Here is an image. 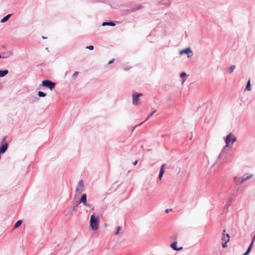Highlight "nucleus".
Listing matches in <instances>:
<instances>
[{
  "label": "nucleus",
  "instance_id": "obj_1",
  "mask_svg": "<svg viewBox=\"0 0 255 255\" xmlns=\"http://www.w3.org/2000/svg\"><path fill=\"white\" fill-rule=\"evenodd\" d=\"M237 140V138L236 136L233 133L230 132L224 137L226 147H232L234 143Z\"/></svg>",
  "mask_w": 255,
  "mask_h": 255
},
{
  "label": "nucleus",
  "instance_id": "obj_2",
  "mask_svg": "<svg viewBox=\"0 0 255 255\" xmlns=\"http://www.w3.org/2000/svg\"><path fill=\"white\" fill-rule=\"evenodd\" d=\"M100 219L98 215L95 214L91 216L90 223V226L93 230H97L99 228Z\"/></svg>",
  "mask_w": 255,
  "mask_h": 255
},
{
  "label": "nucleus",
  "instance_id": "obj_3",
  "mask_svg": "<svg viewBox=\"0 0 255 255\" xmlns=\"http://www.w3.org/2000/svg\"><path fill=\"white\" fill-rule=\"evenodd\" d=\"M42 86L49 88L50 90H52L55 86V84L49 80H44L42 82Z\"/></svg>",
  "mask_w": 255,
  "mask_h": 255
},
{
  "label": "nucleus",
  "instance_id": "obj_4",
  "mask_svg": "<svg viewBox=\"0 0 255 255\" xmlns=\"http://www.w3.org/2000/svg\"><path fill=\"white\" fill-rule=\"evenodd\" d=\"M179 54L180 55L183 54H186L188 58L192 57L193 55V51L189 47H186L179 51Z\"/></svg>",
  "mask_w": 255,
  "mask_h": 255
},
{
  "label": "nucleus",
  "instance_id": "obj_5",
  "mask_svg": "<svg viewBox=\"0 0 255 255\" xmlns=\"http://www.w3.org/2000/svg\"><path fill=\"white\" fill-rule=\"evenodd\" d=\"M142 96V94L134 93L132 94V103L134 105H137L140 103L139 102V97Z\"/></svg>",
  "mask_w": 255,
  "mask_h": 255
},
{
  "label": "nucleus",
  "instance_id": "obj_6",
  "mask_svg": "<svg viewBox=\"0 0 255 255\" xmlns=\"http://www.w3.org/2000/svg\"><path fill=\"white\" fill-rule=\"evenodd\" d=\"M6 137H3L1 140L2 145L0 147V153H3L7 148L8 143L6 141Z\"/></svg>",
  "mask_w": 255,
  "mask_h": 255
},
{
  "label": "nucleus",
  "instance_id": "obj_7",
  "mask_svg": "<svg viewBox=\"0 0 255 255\" xmlns=\"http://www.w3.org/2000/svg\"><path fill=\"white\" fill-rule=\"evenodd\" d=\"M177 242L176 241L173 242L170 245L171 248L175 251H179L182 250L183 248V247H180L178 248L177 247Z\"/></svg>",
  "mask_w": 255,
  "mask_h": 255
},
{
  "label": "nucleus",
  "instance_id": "obj_8",
  "mask_svg": "<svg viewBox=\"0 0 255 255\" xmlns=\"http://www.w3.org/2000/svg\"><path fill=\"white\" fill-rule=\"evenodd\" d=\"M86 194H83L80 198V200L78 202L79 204L82 203L85 206H89L86 202Z\"/></svg>",
  "mask_w": 255,
  "mask_h": 255
},
{
  "label": "nucleus",
  "instance_id": "obj_9",
  "mask_svg": "<svg viewBox=\"0 0 255 255\" xmlns=\"http://www.w3.org/2000/svg\"><path fill=\"white\" fill-rule=\"evenodd\" d=\"M252 176H253V175H252V174H245L241 178V182H244L251 179L252 177Z\"/></svg>",
  "mask_w": 255,
  "mask_h": 255
},
{
  "label": "nucleus",
  "instance_id": "obj_10",
  "mask_svg": "<svg viewBox=\"0 0 255 255\" xmlns=\"http://www.w3.org/2000/svg\"><path fill=\"white\" fill-rule=\"evenodd\" d=\"M226 236H227V240H226V241H225L222 244V246L223 248H226V247H227V246H228L227 243L230 241V237L229 234H226Z\"/></svg>",
  "mask_w": 255,
  "mask_h": 255
},
{
  "label": "nucleus",
  "instance_id": "obj_11",
  "mask_svg": "<svg viewBox=\"0 0 255 255\" xmlns=\"http://www.w3.org/2000/svg\"><path fill=\"white\" fill-rule=\"evenodd\" d=\"M232 198H230L227 201V203L224 206V209H228L229 207L230 206H231V205L232 204Z\"/></svg>",
  "mask_w": 255,
  "mask_h": 255
},
{
  "label": "nucleus",
  "instance_id": "obj_12",
  "mask_svg": "<svg viewBox=\"0 0 255 255\" xmlns=\"http://www.w3.org/2000/svg\"><path fill=\"white\" fill-rule=\"evenodd\" d=\"M253 247V246H252V245H249V246L248 247L247 251L245 252V253H244L243 254V255H249V254L251 252Z\"/></svg>",
  "mask_w": 255,
  "mask_h": 255
},
{
  "label": "nucleus",
  "instance_id": "obj_13",
  "mask_svg": "<svg viewBox=\"0 0 255 255\" xmlns=\"http://www.w3.org/2000/svg\"><path fill=\"white\" fill-rule=\"evenodd\" d=\"M241 178H239L237 177H235L234 178V182H235V184H236V185H239V184H242L243 183V182H241Z\"/></svg>",
  "mask_w": 255,
  "mask_h": 255
},
{
  "label": "nucleus",
  "instance_id": "obj_14",
  "mask_svg": "<svg viewBox=\"0 0 255 255\" xmlns=\"http://www.w3.org/2000/svg\"><path fill=\"white\" fill-rule=\"evenodd\" d=\"M227 147H226V145L224 146V147L222 149L220 154L218 156L219 158H220L222 155H224V154L226 153V148Z\"/></svg>",
  "mask_w": 255,
  "mask_h": 255
},
{
  "label": "nucleus",
  "instance_id": "obj_15",
  "mask_svg": "<svg viewBox=\"0 0 255 255\" xmlns=\"http://www.w3.org/2000/svg\"><path fill=\"white\" fill-rule=\"evenodd\" d=\"M245 90L251 91V84L250 80H249L247 83Z\"/></svg>",
  "mask_w": 255,
  "mask_h": 255
},
{
  "label": "nucleus",
  "instance_id": "obj_16",
  "mask_svg": "<svg viewBox=\"0 0 255 255\" xmlns=\"http://www.w3.org/2000/svg\"><path fill=\"white\" fill-rule=\"evenodd\" d=\"M11 14H9L8 15H6L3 18L1 19V20H0V22L1 23L6 22L9 19V18L11 16Z\"/></svg>",
  "mask_w": 255,
  "mask_h": 255
},
{
  "label": "nucleus",
  "instance_id": "obj_17",
  "mask_svg": "<svg viewBox=\"0 0 255 255\" xmlns=\"http://www.w3.org/2000/svg\"><path fill=\"white\" fill-rule=\"evenodd\" d=\"M8 73V70H0V77H2L5 76Z\"/></svg>",
  "mask_w": 255,
  "mask_h": 255
},
{
  "label": "nucleus",
  "instance_id": "obj_18",
  "mask_svg": "<svg viewBox=\"0 0 255 255\" xmlns=\"http://www.w3.org/2000/svg\"><path fill=\"white\" fill-rule=\"evenodd\" d=\"M174 101L175 100V97L171 96V95H168L166 97V101L169 102L170 101Z\"/></svg>",
  "mask_w": 255,
  "mask_h": 255
},
{
  "label": "nucleus",
  "instance_id": "obj_19",
  "mask_svg": "<svg viewBox=\"0 0 255 255\" xmlns=\"http://www.w3.org/2000/svg\"><path fill=\"white\" fill-rule=\"evenodd\" d=\"M235 68H236V66L235 65H232L230 67H229L228 68V72H229V73L230 74H231L232 73H233L234 70L235 69Z\"/></svg>",
  "mask_w": 255,
  "mask_h": 255
},
{
  "label": "nucleus",
  "instance_id": "obj_20",
  "mask_svg": "<svg viewBox=\"0 0 255 255\" xmlns=\"http://www.w3.org/2000/svg\"><path fill=\"white\" fill-rule=\"evenodd\" d=\"M103 26L105 25H110V26H115V24L113 22H104L102 23Z\"/></svg>",
  "mask_w": 255,
  "mask_h": 255
},
{
  "label": "nucleus",
  "instance_id": "obj_21",
  "mask_svg": "<svg viewBox=\"0 0 255 255\" xmlns=\"http://www.w3.org/2000/svg\"><path fill=\"white\" fill-rule=\"evenodd\" d=\"M186 76H187V74L185 72L183 71L181 73H180V77L182 79L185 78Z\"/></svg>",
  "mask_w": 255,
  "mask_h": 255
},
{
  "label": "nucleus",
  "instance_id": "obj_22",
  "mask_svg": "<svg viewBox=\"0 0 255 255\" xmlns=\"http://www.w3.org/2000/svg\"><path fill=\"white\" fill-rule=\"evenodd\" d=\"M22 224V221L21 220H18L14 225V228H17L19 227Z\"/></svg>",
  "mask_w": 255,
  "mask_h": 255
},
{
  "label": "nucleus",
  "instance_id": "obj_23",
  "mask_svg": "<svg viewBox=\"0 0 255 255\" xmlns=\"http://www.w3.org/2000/svg\"><path fill=\"white\" fill-rule=\"evenodd\" d=\"M83 187L78 186L76 189V191L77 192H79L80 193H81L83 191Z\"/></svg>",
  "mask_w": 255,
  "mask_h": 255
},
{
  "label": "nucleus",
  "instance_id": "obj_24",
  "mask_svg": "<svg viewBox=\"0 0 255 255\" xmlns=\"http://www.w3.org/2000/svg\"><path fill=\"white\" fill-rule=\"evenodd\" d=\"M38 96L39 97H45L46 96V94L44 93V92H41V91H39L38 92Z\"/></svg>",
  "mask_w": 255,
  "mask_h": 255
},
{
  "label": "nucleus",
  "instance_id": "obj_25",
  "mask_svg": "<svg viewBox=\"0 0 255 255\" xmlns=\"http://www.w3.org/2000/svg\"><path fill=\"white\" fill-rule=\"evenodd\" d=\"M225 231H226L225 230H224L223 231V236H222V240L225 241H226V240H227L226 234L225 235Z\"/></svg>",
  "mask_w": 255,
  "mask_h": 255
},
{
  "label": "nucleus",
  "instance_id": "obj_26",
  "mask_svg": "<svg viewBox=\"0 0 255 255\" xmlns=\"http://www.w3.org/2000/svg\"><path fill=\"white\" fill-rule=\"evenodd\" d=\"M165 173L164 169L160 168V181L162 179V176Z\"/></svg>",
  "mask_w": 255,
  "mask_h": 255
},
{
  "label": "nucleus",
  "instance_id": "obj_27",
  "mask_svg": "<svg viewBox=\"0 0 255 255\" xmlns=\"http://www.w3.org/2000/svg\"><path fill=\"white\" fill-rule=\"evenodd\" d=\"M171 240L175 241H176V239L177 238V234H174L173 235V236H171Z\"/></svg>",
  "mask_w": 255,
  "mask_h": 255
},
{
  "label": "nucleus",
  "instance_id": "obj_28",
  "mask_svg": "<svg viewBox=\"0 0 255 255\" xmlns=\"http://www.w3.org/2000/svg\"><path fill=\"white\" fill-rule=\"evenodd\" d=\"M121 230V228L120 226L117 227L116 232L115 233V234L117 235Z\"/></svg>",
  "mask_w": 255,
  "mask_h": 255
},
{
  "label": "nucleus",
  "instance_id": "obj_29",
  "mask_svg": "<svg viewBox=\"0 0 255 255\" xmlns=\"http://www.w3.org/2000/svg\"><path fill=\"white\" fill-rule=\"evenodd\" d=\"M160 6L161 5H170L169 1H168L167 2H162L161 1H160Z\"/></svg>",
  "mask_w": 255,
  "mask_h": 255
},
{
  "label": "nucleus",
  "instance_id": "obj_30",
  "mask_svg": "<svg viewBox=\"0 0 255 255\" xmlns=\"http://www.w3.org/2000/svg\"><path fill=\"white\" fill-rule=\"evenodd\" d=\"M78 186L83 187V182L82 180H80L78 182Z\"/></svg>",
  "mask_w": 255,
  "mask_h": 255
},
{
  "label": "nucleus",
  "instance_id": "obj_31",
  "mask_svg": "<svg viewBox=\"0 0 255 255\" xmlns=\"http://www.w3.org/2000/svg\"><path fill=\"white\" fill-rule=\"evenodd\" d=\"M255 241V235L254 236V237L252 239L250 245H252V246H253Z\"/></svg>",
  "mask_w": 255,
  "mask_h": 255
},
{
  "label": "nucleus",
  "instance_id": "obj_32",
  "mask_svg": "<svg viewBox=\"0 0 255 255\" xmlns=\"http://www.w3.org/2000/svg\"><path fill=\"white\" fill-rule=\"evenodd\" d=\"M86 49H88L89 50H93L94 49V46H92V45H90V46H87L86 47Z\"/></svg>",
  "mask_w": 255,
  "mask_h": 255
},
{
  "label": "nucleus",
  "instance_id": "obj_33",
  "mask_svg": "<svg viewBox=\"0 0 255 255\" xmlns=\"http://www.w3.org/2000/svg\"><path fill=\"white\" fill-rule=\"evenodd\" d=\"M78 72H75L72 75V77H75L78 75Z\"/></svg>",
  "mask_w": 255,
  "mask_h": 255
},
{
  "label": "nucleus",
  "instance_id": "obj_34",
  "mask_svg": "<svg viewBox=\"0 0 255 255\" xmlns=\"http://www.w3.org/2000/svg\"><path fill=\"white\" fill-rule=\"evenodd\" d=\"M172 209H167L165 210V212L166 213H168L170 211H172Z\"/></svg>",
  "mask_w": 255,
  "mask_h": 255
},
{
  "label": "nucleus",
  "instance_id": "obj_35",
  "mask_svg": "<svg viewBox=\"0 0 255 255\" xmlns=\"http://www.w3.org/2000/svg\"><path fill=\"white\" fill-rule=\"evenodd\" d=\"M166 165V164H163L161 166L160 168L164 169V167H165V166Z\"/></svg>",
  "mask_w": 255,
  "mask_h": 255
},
{
  "label": "nucleus",
  "instance_id": "obj_36",
  "mask_svg": "<svg viewBox=\"0 0 255 255\" xmlns=\"http://www.w3.org/2000/svg\"><path fill=\"white\" fill-rule=\"evenodd\" d=\"M114 59H113L111 60V61H109L108 64H111L113 63L114 62Z\"/></svg>",
  "mask_w": 255,
  "mask_h": 255
},
{
  "label": "nucleus",
  "instance_id": "obj_37",
  "mask_svg": "<svg viewBox=\"0 0 255 255\" xmlns=\"http://www.w3.org/2000/svg\"><path fill=\"white\" fill-rule=\"evenodd\" d=\"M155 112V111H154L153 112L151 113L150 114V115H149V116H148L147 117V119H148L150 116H152Z\"/></svg>",
  "mask_w": 255,
  "mask_h": 255
},
{
  "label": "nucleus",
  "instance_id": "obj_38",
  "mask_svg": "<svg viewBox=\"0 0 255 255\" xmlns=\"http://www.w3.org/2000/svg\"><path fill=\"white\" fill-rule=\"evenodd\" d=\"M137 162V160H136V161H135L133 163V164L134 165H135L136 164Z\"/></svg>",
  "mask_w": 255,
  "mask_h": 255
},
{
  "label": "nucleus",
  "instance_id": "obj_39",
  "mask_svg": "<svg viewBox=\"0 0 255 255\" xmlns=\"http://www.w3.org/2000/svg\"><path fill=\"white\" fill-rule=\"evenodd\" d=\"M42 38H43V39H45V38H46V37H44V36H43V37H42Z\"/></svg>",
  "mask_w": 255,
  "mask_h": 255
}]
</instances>
